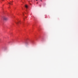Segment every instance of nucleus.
Returning <instances> with one entry per match:
<instances>
[{"label":"nucleus","mask_w":78,"mask_h":78,"mask_svg":"<svg viewBox=\"0 0 78 78\" xmlns=\"http://www.w3.org/2000/svg\"><path fill=\"white\" fill-rule=\"evenodd\" d=\"M19 23L18 22V23Z\"/></svg>","instance_id":"nucleus-8"},{"label":"nucleus","mask_w":78,"mask_h":78,"mask_svg":"<svg viewBox=\"0 0 78 78\" xmlns=\"http://www.w3.org/2000/svg\"><path fill=\"white\" fill-rule=\"evenodd\" d=\"M2 0L3 1V0Z\"/></svg>","instance_id":"nucleus-9"},{"label":"nucleus","mask_w":78,"mask_h":78,"mask_svg":"<svg viewBox=\"0 0 78 78\" xmlns=\"http://www.w3.org/2000/svg\"><path fill=\"white\" fill-rule=\"evenodd\" d=\"M37 0H36V1H37Z\"/></svg>","instance_id":"nucleus-7"},{"label":"nucleus","mask_w":78,"mask_h":78,"mask_svg":"<svg viewBox=\"0 0 78 78\" xmlns=\"http://www.w3.org/2000/svg\"><path fill=\"white\" fill-rule=\"evenodd\" d=\"M29 44V42L27 41L25 42V45H28Z\"/></svg>","instance_id":"nucleus-1"},{"label":"nucleus","mask_w":78,"mask_h":78,"mask_svg":"<svg viewBox=\"0 0 78 78\" xmlns=\"http://www.w3.org/2000/svg\"><path fill=\"white\" fill-rule=\"evenodd\" d=\"M16 23V24H17V23Z\"/></svg>","instance_id":"nucleus-10"},{"label":"nucleus","mask_w":78,"mask_h":78,"mask_svg":"<svg viewBox=\"0 0 78 78\" xmlns=\"http://www.w3.org/2000/svg\"><path fill=\"white\" fill-rule=\"evenodd\" d=\"M24 20H25V18H24Z\"/></svg>","instance_id":"nucleus-5"},{"label":"nucleus","mask_w":78,"mask_h":78,"mask_svg":"<svg viewBox=\"0 0 78 78\" xmlns=\"http://www.w3.org/2000/svg\"><path fill=\"white\" fill-rule=\"evenodd\" d=\"M25 7L26 8V9H28V5H25Z\"/></svg>","instance_id":"nucleus-4"},{"label":"nucleus","mask_w":78,"mask_h":78,"mask_svg":"<svg viewBox=\"0 0 78 78\" xmlns=\"http://www.w3.org/2000/svg\"><path fill=\"white\" fill-rule=\"evenodd\" d=\"M41 2H42V0H41Z\"/></svg>","instance_id":"nucleus-6"},{"label":"nucleus","mask_w":78,"mask_h":78,"mask_svg":"<svg viewBox=\"0 0 78 78\" xmlns=\"http://www.w3.org/2000/svg\"><path fill=\"white\" fill-rule=\"evenodd\" d=\"M12 2H9V5H12Z\"/></svg>","instance_id":"nucleus-3"},{"label":"nucleus","mask_w":78,"mask_h":78,"mask_svg":"<svg viewBox=\"0 0 78 78\" xmlns=\"http://www.w3.org/2000/svg\"><path fill=\"white\" fill-rule=\"evenodd\" d=\"M3 19L4 20H8V18L6 17H4Z\"/></svg>","instance_id":"nucleus-2"}]
</instances>
